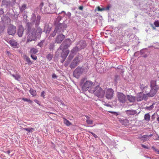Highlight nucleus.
Listing matches in <instances>:
<instances>
[{"instance_id":"obj_1","label":"nucleus","mask_w":159,"mask_h":159,"mask_svg":"<svg viewBox=\"0 0 159 159\" xmlns=\"http://www.w3.org/2000/svg\"><path fill=\"white\" fill-rule=\"evenodd\" d=\"M35 19L36 16L35 14H33L31 19L32 23H28L26 24V33L28 34L26 42V43L36 40L37 37L35 34V29L32 27V25L33 23H35L36 26H38L39 25L41 17L39 16H38L36 20H35Z\"/></svg>"},{"instance_id":"obj_2","label":"nucleus","mask_w":159,"mask_h":159,"mask_svg":"<svg viewBox=\"0 0 159 159\" xmlns=\"http://www.w3.org/2000/svg\"><path fill=\"white\" fill-rule=\"evenodd\" d=\"M88 65V64H85V66L83 68L80 67H77L73 72L74 76L77 78H78L83 73H86L89 69Z\"/></svg>"},{"instance_id":"obj_3","label":"nucleus","mask_w":159,"mask_h":159,"mask_svg":"<svg viewBox=\"0 0 159 159\" xmlns=\"http://www.w3.org/2000/svg\"><path fill=\"white\" fill-rule=\"evenodd\" d=\"M90 92L94 93L95 95L100 98H103L105 94V91L99 85L94 87L93 89L90 90Z\"/></svg>"},{"instance_id":"obj_4","label":"nucleus","mask_w":159,"mask_h":159,"mask_svg":"<svg viewBox=\"0 0 159 159\" xmlns=\"http://www.w3.org/2000/svg\"><path fill=\"white\" fill-rule=\"evenodd\" d=\"M94 86L93 83L90 81H86L82 86V89L83 91H86L88 89L90 92V90L93 89Z\"/></svg>"},{"instance_id":"obj_5","label":"nucleus","mask_w":159,"mask_h":159,"mask_svg":"<svg viewBox=\"0 0 159 159\" xmlns=\"http://www.w3.org/2000/svg\"><path fill=\"white\" fill-rule=\"evenodd\" d=\"M126 96L122 93L117 92V97L119 102L122 103H124L127 101Z\"/></svg>"},{"instance_id":"obj_6","label":"nucleus","mask_w":159,"mask_h":159,"mask_svg":"<svg viewBox=\"0 0 159 159\" xmlns=\"http://www.w3.org/2000/svg\"><path fill=\"white\" fill-rule=\"evenodd\" d=\"M148 83L146 81L145 82H142L140 84V88L143 92L147 93L149 92V89L148 88Z\"/></svg>"},{"instance_id":"obj_7","label":"nucleus","mask_w":159,"mask_h":159,"mask_svg":"<svg viewBox=\"0 0 159 159\" xmlns=\"http://www.w3.org/2000/svg\"><path fill=\"white\" fill-rule=\"evenodd\" d=\"M16 30V27L12 25H10L8 27L7 33L9 35H14Z\"/></svg>"},{"instance_id":"obj_8","label":"nucleus","mask_w":159,"mask_h":159,"mask_svg":"<svg viewBox=\"0 0 159 159\" xmlns=\"http://www.w3.org/2000/svg\"><path fill=\"white\" fill-rule=\"evenodd\" d=\"M143 92H140L137 94L136 96V99L137 101H141L144 99L146 100L148 98L147 94L143 93Z\"/></svg>"},{"instance_id":"obj_9","label":"nucleus","mask_w":159,"mask_h":159,"mask_svg":"<svg viewBox=\"0 0 159 159\" xmlns=\"http://www.w3.org/2000/svg\"><path fill=\"white\" fill-rule=\"evenodd\" d=\"M114 91L112 89H107L106 93V97L108 99H111L113 97Z\"/></svg>"},{"instance_id":"obj_10","label":"nucleus","mask_w":159,"mask_h":159,"mask_svg":"<svg viewBox=\"0 0 159 159\" xmlns=\"http://www.w3.org/2000/svg\"><path fill=\"white\" fill-rule=\"evenodd\" d=\"M157 90V89L152 88H151V90L150 92H148L145 93L146 94L148 98V97H152L156 94Z\"/></svg>"},{"instance_id":"obj_11","label":"nucleus","mask_w":159,"mask_h":159,"mask_svg":"<svg viewBox=\"0 0 159 159\" xmlns=\"http://www.w3.org/2000/svg\"><path fill=\"white\" fill-rule=\"evenodd\" d=\"M80 61V60L79 58L75 57L70 64V67L71 68H74L79 63Z\"/></svg>"},{"instance_id":"obj_12","label":"nucleus","mask_w":159,"mask_h":159,"mask_svg":"<svg viewBox=\"0 0 159 159\" xmlns=\"http://www.w3.org/2000/svg\"><path fill=\"white\" fill-rule=\"evenodd\" d=\"M65 35H64L62 34H60L57 35V37L56 39L55 42L57 43H60L65 39Z\"/></svg>"},{"instance_id":"obj_13","label":"nucleus","mask_w":159,"mask_h":159,"mask_svg":"<svg viewBox=\"0 0 159 159\" xmlns=\"http://www.w3.org/2000/svg\"><path fill=\"white\" fill-rule=\"evenodd\" d=\"M69 50H67L66 51H62L61 53V57L62 58V60L61 61L62 63H63L66 59L68 54L69 53Z\"/></svg>"},{"instance_id":"obj_14","label":"nucleus","mask_w":159,"mask_h":159,"mask_svg":"<svg viewBox=\"0 0 159 159\" xmlns=\"http://www.w3.org/2000/svg\"><path fill=\"white\" fill-rule=\"evenodd\" d=\"M24 31V28L21 25L20 26L18 29L17 34L20 37H22Z\"/></svg>"},{"instance_id":"obj_15","label":"nucleus","mask_w":159,"mask_h":159,"mask_svg":"<svg viewBox=\"0 0 159 159\" xmlns=\"http://www.w3.org/2000/svg\"><path fill=\"white\" fill-rule=\"evenodd\" d=\"M70 42L68 41V45L64 44L65 43L63 42L62 44L61 45L60 48L61 50L62 51H65V50L67 49L70 46Z\"/></svg>"},{"instance_id":"obj_16","label":"nucleus","mask_w":159,"mask_h":159,"mask_svg":"<svg viewBox=\"0 0 159 159\" xmlns=\"http://www.w3.org/2000/svg\"><path fill=\"white\" fill-rule=\"evenodd\" d=\"M125 113L128 115H133L137 113V111L136 110H129L125 111Z\"/></svg>"},{"instance_id":"obj_17","label":"nucleus","mask_w":159,"mask_h":159,"mask_svg":"<svg viewBox=\"0 0 159 159\" xmlns=\"http://www.w3.org/2000/svg\"><path fill=\"white\" fill-rule=\"evenodd\" d=\"M127 97L128 100L130 102H134L135 101L136 98L134 96L131 95H127Z\"/></svg>"},{"instance_id":"obj_18","label":"nucleus","mask_w":159,"mask_h":159,"mask_svg":"<svg viewBox=\"0 0 159 159\" xmlns=\"http://www.w3.org/2000/svg\"><path fill=\"white\" fill-rule=\"evenodd\" d=\"M150 86L151 88L158 89V86L156 84V81L155 80H152L151 81Z\"/></svg>"},{"instance_id":"obj_19","label":"nucleus","mask_w":159,"mask_h":159,"mask_svg":"<svg viewBox=\"0 0 159 159\" xmlns=\"http://www.w3.org/2000/svg\"><path fill=\"white\" fill-rule=\"evenodd\" d=\"M119 121L122 125H128L129 123V120L126 119L120 120Z\"/></svg>"},{"instance_id":"obj_20","label":"nucleus","mask_w":159,"mask_h":159,"mask_svg":"<svg viewBox=\"0 0 159 159\" xmlns=\"http://www.w3.org/2000/svg\"><path fill=\"white\" fill-rule=\"evenodd\" d=\"M23 57L24 60L27 62L28 64L31 65L32 64V62L30 61V60L29 57L25 55H24Z\"/></svg>"},{"instance_id":"obj_21","label":"nucleus","mask_w":159,"mask_h":159,"mask_svg":"<svg viewBox=\"0 0 159 159\" xmlns=\"http://www.w3.org/2000/svg\"><path fill=\"white\" fill-rule=\"evenodd\" d=\"M42 32V29L38 28L36 30H35V34L36 36L37 37L38 36L40 35Z\"/></svg>"},{"instance_id":"obj_22","label":"nucleus","mask_w":159,"mask_h":159,"mask_svg":"<svg viewBox=\"0 0 159 159\" xmlns=\"http://www.w3.org/2000/svg\"><path fill=\"white\" fill-rule=\"evenodd\" d=\"M79 45L80 46L79 48L82 49L84 48L86 46V43L84 41H80L79 43Z\"/></svg>"},{"instance_id":"obj_23","label":"nucleus","mask_w":159,"mask_h":159,"mask_svg":"<svg viewBox=\"0 0 159 159\" xmlns=\"http://www.w3.org/2000/svg\"><path fill=\"white\" fill-rule=\"evenodd\" d=\"M152 134L149 135H144L142 136L141 137V139L143 141H147L149 138V137H151L152 136Z\"/></svg>"},{"instance_id":"obj_24","label":"nucleus","mask_w":159,"mask_h":159,"mask_svg":"<svg viewBox=\"0 0 159 159\" xmlns=\"http://www.w3.org/2000/svg\"><path fill=\"white\" fill-rule=\"evenodd\" d=\"M38 52V49L34 48H31L30 51V53L33 55L36 54Z\"/></svg>"},{"instance_id":"obj_25","label":"nucleus","mask_w":159,"mask_h":159,"mask_svg":"<svg viewBox=\"0 0 159 159\" xmlns=\"http://www.w3.org/2000/svg\"><path fill=\"white\" fill-rule=\"evenodd\" d=\"M30 92L33 96H36V91L32 89H31L30 90Z\"/></svg>"},{"instance_id":"obj_26","label":"nucleus","mask_w":159,"mask_h":159,"mask_svg":"<svg viewBox=\"0 0 159 159\" xmlns=\"http://www.w3.org/2000/svg\"><path fill=\"white\" fill-rule=\"evenodd\" d=\"M63 120L64 123L67 126H69L71 125V123L68 120L64 118H63Z\"/></svg>"},{"instance_id":"obj_27","label":"nucleus","mask_w":159,"mask_h":159,"mask_svg":"<svg viewBox=\"0 0 159 159\" xmlns=\"http://www.w3.org/2000/svg\"><path fill=\"white\" fill-rule=\"evenodd\" d=\"M11 75L13 76L16 80H18L20 79V76L18 74H16L15 75L12 74L10 73Z\"/></svg>"},{"instance_id":"obj_28","label":"nucleus","mask_w":159,"mask_h":159,"mask_svg":"<svg viewBox=\"0 0 159 159\" xmlns=\"http://www.w3.org/2000/svg\"><path fill=\"white\" fill-rule=\"evenodd\" d=\"M10 43L11 45L13 47L16 46L17 44V43L16 41L13 40H10Z\"/></svg>"},{"instance_id":"obj_29","label":"nucleus","mask_w":159,"mask_h":159,"mask_svg":"<svg viewBox=\"0 0 159 159\" xmlns=\"http://www.w3.org/2000/svg\"><path fill=\"white\" fill-rule=\"evenodd\" d=\"M23 129L24 130H25L28 132H32L34 130V129L32 128H23Z\"/></svg>"},{"instance_id":"obj_30","label":"nucleus","mask_w":159,"mask_h":159,"mask_svg":"<svg viewBox=\"0 0 159 159\" xmlns=\"http://www.w3.org/2000/svg\"><path fill=\"white\" fill-rule=\"evenodd\" d=\"M144 119L148 121H149L150 119V115L148 113L145 114L144 117Z\"/></svg>"},{"instance_id":"obj_31","label":"nucleus","mask_w":159,"mask_h":159,"mask_svg":"<svg viewBox=\"0 0 159 159\" xmlns=\"http://www.w3.org/2000/svg\"><path fill=\"white\" fill-rule=\"evenodd\" d=\"M68 41L70 42V45L71 43V40H70L69 39H66L63 42L66 45H68Z\"/></svg>"},{"instance_id":"obj_32","label":"nucleus","mask_w":159,"mask_h":159,"mask_svg":"<svg viewBox=\"0 0 159 159\" xmlns=\"http://www.w3.org/2000/svg\"><path fill=\"white\" fill-rule=\"evenodd\" d=\"M52 57L53 55L51 53L48 54L46 56L47 58L49 61L51 60L52 58Z\"/></svg>"},{"instance_id":"obj_33","label":"nucleus","mask_w":159,"mask_h":159,"mask_svg":"<svg viewBox=\"0 0 159 159\" xmlns=\"http://www.w3.org/2000/svg\"><path fill=\"white\" fill-rule=\"evenodd\" d=\"M26 7V6L25 5V4L23 5H22V6H21V7H20V11L22 12L25 9Z\"/></svg>"},{"instance_id":"obj_34","label":"nucleus","mask_w":159,"mask_h":159,"mask_svg":"<svg viewBox=\"0 0 159 159\" xmlns=\"http://www.w3.org/2000/svg\"><path fill=\"white\" fill-rule=\"evenodd\" d=\"M22 100L24 101L28 102L30 103H32L33 102L30 99H28L27 98H22Z\"/></svg>"},{"instance_id":"obj_35","label":"nucleus","mask_w":159,"mask_h":159,"mask_svg":"<svg viewBox=\"0 0 159 159\" xmlns=\"http://www.w3.org/2000/svg\"><path fill=\"white\" fill-rule=\"evenodd\" d=\"M86 122L88 124L91 125L93 124V121L92 120L89 119L86 120Z\"/></svg>"},{"instance_id":"obj_36","label":"nucleus","mask_w":159,"mask_h":159,"mask_svg":"<svg viewBox=\"0 0 159 159\" xmlns=\"http://www.w3.org/2000/svg\"><path fill=\"white\" fill-rule=\"evenodd\" d=\"M154 25L156 27H159V21L158 20L155 21L154 23Z\"/></svg>"},{"instance_id":"obj_37","label":"nucleus","mask_w":159,"mask_h":159,"mask_svg":"<svg viewBox=\"0 0 159 159\" xmlns=\"http://www.w3.org/2000/svg\"><path fill=\"white\" fill-rule=\"evenodd\" d=\"M152 148L156 152V153L159 154V150L156 149L153 146L152 147Z\"/></svg>"},{"instance_id":"obj_38","label":"nucleus","mask_w":159,"mask_h":159,"mask_svg":"<svg viewBox=\"0 0 159 159\" xmlns=\"http://www.w3.org/2000/svg\"><path fill=\"white\" fill-rule=\"evenodd\" d=\"M57 30V29L56 28L53 31V33L51 34L52 37H54L56 34Z\"/></svg>"},{"instance_id":"obj_39","label":"nucleus","mask_w":159,"mask_h":159,"mask_svg":"<svg viewBox=\"0 0 159 159\" xmlns=\"http://www.w3.org/2000/svg\"><path fill=\"white\" fill-rule=\"evenodd\" d=\"M98 10L99 11H103L105 10V9L104 8H101L99 7L98 6L97 7Z\"/></svg>"},{"instance_id":"obj_40","label":"nucleus","mask_w":159,"mask_h":159,"mask_svg":"<svg viewBox=\"0 0 159 159\" xmlns=\"http://www.w3.org/2000/svg\"><path fill=\"white\" fill-rule=\"evenodd\" d=\"M153 105H152L150 107H146V109H147L148 110H151L153 108Z\"/></svg>"},{"instance_id":"obj_41","label":"nucleus","mask_w":159,"mask_h":159,"mask_svg":"<svg viewBox=\"0 0 159 159\" xmlns=\"http://www.w3.org/2000/svg\"><path fill=\"white\" fill-rule=\"evenodd\" d=\"M141 146L143 148H144L147 149H149V148L148 146H145L144 144H141Z\"/></svg>"},{"instance_id":"obj_42","label":"nucleus","mask_w":159,"mask_h":159,"mask_svg":"<svg viewBox=\"0 0 159 159\" xmlns=\"http://www.w3.org/2000/svg\"><path fill=\"white\" fill-rule=\"evenodd\" d=\"M31 58L34 60H36L37 59V56H34L32 54L31 55Z\"/></svg>"},{"instance_id":"obj_43","label":"nucleus","mask_w":159,"mask_h":159,"mask_svg":"<svg viewBox=\"0 0 159 159\" xmlns=\"http://www.w3.org/2000/svg\"><path fill=\"white\" fill-rule=\"evenodd\" d=\"M89 133L93 135V136L95 138H96L98 137L94 133L91 132H89Z\"/></svg>"},{"instance_id":"obj_44","label":"nucleus","mask_w":159,"mask_h":159,"mask_svg":"<svg viewBox=\"0 0 159 159\" xmlns=\"http://www.w3.org/2000/svg\"><path fill=\"white\" fill-rule=\"evenodd\" d=\"M45 93V92H44V91H43L42 93H41V96H42V97H43V98H45V95H44V94Z\"/></svg>"},{"instance_id":"obj_45","label":"nucleus","mask_w":159,"mask_h":159,"mask_svg":"<svg viewBox=\"0 0 159 159\" xmlns=\"http://www.w3.org/2000/svg\"><path fill=\"white\" fill-rule=\"evenodd\" d=\"M43 45V42H40V43H39L38 44V46H39L40 47H42Z\"/></svg>"},{"instance_id":"obj_46","label":"nucleus","mask_w":159,"mask_h":159,"mask_svg":"<svg viewBox=\"0 0 159 159\" xmlns=\"http://www.w3.org/2000/svg\"><path fill=\"white\" fill-rule=\"evenodd\" d=\"M110 8V6L109 5L107 6L106 7L104 8L105 10H109Z\"/></svg>"},{"instance_id":"obj_47","label":"nucleus","mask_w":159,"mask_h":159,"mask_svg":"<svg viewBox=\"0 0 159 159\" xmlns=\"http://www.w3.org/2000/svg\"><path fill=\"white\" fill-rule=\"evenodd\" d=\"M34 102H36V103H37L38 104H39V105H40V104H39V102L37 99H35L34 100Z\"/></svg>"},{"instance_id":"obj_48","label":"nucleus","mask_w":159,"mask_h":159,"mask_svg":"<svg viewBox=\"0 0 159 159\" xmlns=\"http://www.w3.org/2000/svg\"><path fill=\"white\" fill-rule=\"evenodd\" d=\"M52 77L53 78H57V76L56 75H55V74H54L52 75Z\"/></svg>"},{"instance_id":"obj_49","label":"nucleus","mask_w":159,"mask_h":159,"mask_svg":"<svg viewBox=\"0 0 159 159\" xmlns=\"http://www.w3.org/2000/svg\"><path fill=\"white\" fill-rule=\"evenodd\" d=\"M109 112L110 113H113V114H115L117 113L116 112H113V111H109Z\"/></svg>"},{"instance_id":"obj_50","label":"nucleus","mask_w":159,"mask_h":159,"mask_svg":"<svg viewBox=\"0 0 159 159\" xmlns=\"http://www.w3.org/2000/svg\"><path fill=\"white\" fill-rule=\"evenodd\" d=\"M79 9L80 10H82L83 9V7L82 6H80L79 7Z\"/></svg>"},{"instance_id":"obj_51","label":"nucleus","mask_w":159,"mask_h":159,"mask_svg":"<svg viewBox=\"0 0 159 159\" xmlns=\"http://www.w3.org/2000/svg\"><path fill=\"white\" fill-rule=\"evenodd\" d=\"M7 152L8 154H9L10 153V151L9 150L7 151Z\"/></svg>"},{"instance_id":"obj_52","label":"nucleus","mask_w":159,"mask_h":159,"mask_svg":"<svg viewBox=\"0 0 159 159\" xmlns=\"http://www.w3.org/2000/svg\"><path fill=\"white\" fill-rule=\"evenodd\" d=\"M86 116V118L87 119H89V117L88 116Z\"/></svg>"},{"instance_id":"obj_53","label":"nucleus","mask_w":159,"mask_h":159,"mask_svg":"<svg viewBox=\"0 0 159 159\" xmlns=\"http://www.w3.org/2000/svg\"><path fill=\"white\" fill-rule=\"evenodd\" d=\"M152 28L153 29L155 30V29H156L155 28V27H154L153 26V25H152Z\"/></svg>"},{"instance_id":"obj_54","label":"nucleus","mask_w":159,"mask_h":159,"mask_svg":"<svg viewBox=\"0 0 159 159\" xmlns=\"http://www.w3.org/2000/svg\"><path fill=\"white\" fill-rule=\"evenodd\" d=\"M61 104L63 105V106H65V104H64L63 103V102H61Z\"/></svg>"},{"instance_id":"obj_55","label":"nucleus","mask_w":159,"mask_h":159,"mask_svg":"<svg viewBox=\"0 0 159 159\" xmlns=\"http://www.w3.org/2000/svg\"><path fill=\"white\" fill-rule=\"evenodd\" d=\"M7 54H8V55H9V54H10V52H8V51H7Z\"/></svg>"},{"instance_id":"obj_56","label":"nucleus","mask_w":159,"mask_h":159,"mask_svg":"<svg viewBox=\"0 0 159 159\" xmlns=\"http://www.w3.org/2000/svg\"><path fill=\"white\" fill-rule=\"evenodd\" d=\"M157 120L159 122V117L157 118Z\"/></svg>"},{"instance_id":"obj_57","label":"nucleus","mask_w":159,"mask_h":159,"mask_svg":"<svg viewBox=\"0 0 159 159\" xmlns=\"http://www.w3.org/2000/svg\"><path fill=\"white\" fill-rule=\"evenodd\" d=\"M79 47V46H78L77 47L75 48V49H76V48H78Z\"/></svg>"},{"instance_id":"obj_58","label":"nucleus","mask_w":159,"mask_h":159,"mask_svg":"<svg viewBox=\"0 0 159 159\" xmlns=\"http://www.w3.org/2000/svg\"><path fill=\"white\" fill-rule=\"evenodd\" d=\"M105 105L107 106H108V105Z\"/></svg>"},{"instance_id":"obj_59","label":"nucleus","mask_w":159,"mask_h":159,"mask_svg":"<svg viewBox=\"0 0 159 159\" xmlns=\"http://www.w3.org/2000/svg\"><path fill=\"white\" fill-rule=\"evenodd\" d=\"M70 57V56H69V57H68V58H69Z\"/></svg>"},{"instance_id":"obj_60","label":"nucleus","mask_w":159,"mask_h":159,"mask_svg":"<svg viewBox=\"0 0 159 159\" xmlns=\"http://www.w3.org/2000/svg\"><path fill=\"white\" fill-rule=\"evenodd\" d=\"M70 57V56H69V57H68V58H69Z\"/></svg>"},{"instance_id":"obj_61","label":"nucleus","mask_w":159,"mask_h":159,"mask_svg":"<svg viewBox=\"0 0 159 159\" xmlns=\"http://www.w3.org/2000/svg\"><path fill=\"white\" fill-rule=\"evenodd\" d=\"M70 57V56H69V57H68V58H69Z\"/></svg>"}]
</instances>
